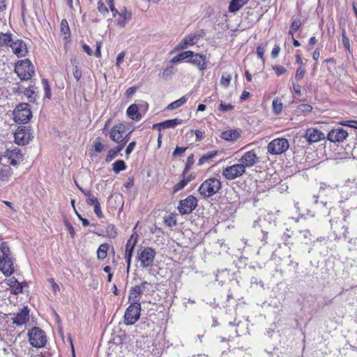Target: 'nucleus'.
<instances>
[{"label":"nucleus","instance_id":"nucleus-1","mask_svg":"<svg viewBox=\"0 0 357 357\" xmlns=\"http://www.w3.org/2000/svg\"><path fill=\"white\" fill-rule=\"evenodd\" d=\"M338 211L335 208H330L328 215L331 217L329 222L331 224V229L335 236V240L337 241L341 238L347 240V242L353 245H356L357 238L349 237V227L353 224L340 223V217H337Z\"/></svg>","mask_w":357,"mask_h":357},{"label":"nucleus","instance_id":"nucleus-2","mask_svg":"<svg viewBox=\"0 0 357 357\" xmlns=\"http://www.w3.org/2000/svg\"><path fill=\"white\" fill-rule=\"evenodd\" d=\"M340 208L342 215L340 223L353 224L357 217V195L340 204Z\"/></svg>","mask_w":357,"mask_h":357},{"label":"nucleus","instance_id":"nucleus-3","mask_svg":"<svg viewBox=\"0 0 357 357\" xmlns=\"http://www.w3.org/2000/svg\"><path fill=\"white\" fill-rule=\"evenodd\" d=\"M14 72L22 81L31 79L35 74L34 66L28 59L18 61L15 65Z\"/></svg>","mask_w":357,"mask_h":357},{"label":"nucleus","instance_id":"nucleus-4","mask_svg":"<svg viewBox=\"0 0 357 357\" xmlns=\"http://www.w3.org/2000/svg\"><path fill=\"white\" fill-rule=\"evenodd\" d=\"M221 187L222 183L219 179L215 177L209 178L200 185L198 192L204 199H206L218 193Z\"/></svg>","mask_w":357,"mask_h":357},{"label":"nucleus","instance_id":"nucleus-5","mask_svg":"<svg viewBox=\"0 0 357 357\" xmlns=\"http://www.w3.org/2000/svg\"><path fill=\"white\" fill-rule=\"evenodd\" d=\"M156 256V251L151 247H142L137 250V259L144 269L151 268Z\"/></svg>","mask_w":357,"mask_h":357},{"label":"nucleus","instance_id":"nucleus-6","mask_svg":"<svg viewBox=\"0 0 357 357\" xmlns=\"http://www.w3.org/2000/svg\"><path fill=\"white\" fill-rule=\"evenodd\" d=\"M14 120L17 123H26L32 117V112L28 103H20L13 112Z\"/></svg>","mask_w":357,"mask_h":357},{"label":"nucleus","instance_id":"nucleus-7","mask_svg":"<svg viewBox=\"0 0 357 357\" xmlns=\"http://www.w3.org/2000/svg\"><path fill=\"white\" fill-rule=\"evenodd\" d=\"M289 147V142L287 139L280 137L271 141L267 146L268 153L271 155H280L284 153Z\"/></svg>","mask_w":357,"mask_h":357},{"label":"nucleus","instance_id":"nucleus-8","mask_svg":"<svg viewBox=\"0 0 357 357\" xmlns=\"http://www.w3.org/2000/svg\"><path fill=\"white\" fill-rule=\"evenodd\" d=\"M29 341L36 348L43 347L47 342L45 332L38 327H33L29 332Z\"/></svg>","mask_w":357,"mask_h":357},{"label":"nucleus","instance_id":"nucleus-9","mask_svg":"<svg viewBox=\"0 0 357 357\" xmlns=\"http://www.w3.org/2000/svg\"><path fill=\"white\" fill-rule=\"evenodd\" d=\"M15 142L18 145H26L33 137L30 126H20L15 132Z\"/></svg>","mask_w":357,"mask_h":357},{"label":"nucleus","instance_id":"nucleus-10","mask_svg":"<svg viewBox=\"0 0 357 357\" xmlns=\"http://www.w3.org/2000/svg\"><path fill=\"white\" fill-rule=\"evenodd\" d=\"M197 204V199L193 195H189L179 201L177 209L181 215H188L195 209Z\"/></svg>","mask_w":357,"mask_h":357},{"label":"nucleus","instance_id":"nucleus-11","mask_svg":"<svg viewBox=\"0 0 357 357\" xmlns=\"http://www.w3.org/2000/svg\"><path fill=\"white\" fill-rule=\"evenodd\" d=\"M204 31L202 30L191 33L185 36L176 46L175 50H185L188 47L192 46L198 43L200 38L204 36Z\"/></svg>","mask_w":357,"mask_h":357},{"label":"nucleus","instance_id":"nucleus-12","mask_svg":"<svg viewBox=\"0 0 357 357\" xmlns=\"http://www.w3.org/2000/svg\"><path fill=\"white\" fill-rule=\"evenodd\" d=\"M126 125L123 123H118L114 126L109 132V138L118 145L123 144V147L127 143V139L123 137L124 134L126 132Z\"/></svg>","mask_w":357,"mask_h":357},{"label":"nucleus","instance_id":"nucleus-13","mask_svg":"<svg viewBox=\"0 0 357 357\" xmlns=\"http://www.w3.org/2000/svg\"><path fill=\"white\" fill-rule=\"evenodd\" d=\"M141 305L130 304L124 314V323L126 325H132L139 319Z\"/></svg>","mask_w":357,"mask_h":357},{"label":"nucleus","instance_id":"nucleus-14","mask_svg":"<svg viewBox=\"0 0 357 357\" xmlns=\"http://www.w3.org/2000/svg\"><path fill=\"white\" fill-rule=\"evenodd\" d=\"M245 170L243 164H235L223 169L222 175L228 180H234L245 174Z\"/></svg>","mask_w":357,"mask_h":357},{"label":"nucleus","instance_id":"nucleus-15","mask_svg":"<svg viewBox=\"0 0 357 357\" xmlns=\"http://www.w3.org/2000/svg\"><path fill=\"white\" fill-rule=\"evenodd\" d=\"M186 62L196 66L199 71L204 72L207 68L208 59L206 54L193 52V55Z\"/></svg>","mask_w":357,"mask_h":357},{"label":"nucleus","instance_id":"nucleus-16","mask_svg":"<svg viewBox=\"0 0 357 357\" xmlns=\"http://www.w3.org/2000/svg\"><path fill=\"white\" fill-rule=\"evenodd\" d=\"M147 284V282L144 281L139 285H135L131 288L128 297V301L130 304L141 305L140 297L145 291Z\"/></svg>","mask_w":357,"mask_h":357},{"label":"nucleus","instance_id":"nucleus-17","mask_svg":"<svg viewBox=\"0 0 357 357\" xmlns=\"http://www.w3.org/2000/svg\"><path fill=\"white\" fill-rule=\"evenodd\" d=\"M3 157L6 159L7 162L13 166H17L19 162L23 160V154L19 148L6 149Z\"/></svg>","mask_w":357,"mask_h":357},{"label":"nucleus","instance_id":"nucleus-18","mask_svg":"<svg viewBox=\"0 0 357 357\" xmlns=\"http://www.w3.org/2000/svg\"><path fill=\"white\" fill-rule=\"evenodd\" d=\"M241 164H243L245 169L252 167L259 162V158L254 150L245 152L240 159Z\"/></svg>","mask_w":357,"mask_h":357},{"label":"nucleus","instance_id":"nucleus-19","mask_svg":"<svg viewBox=\"0 0 357 357\" xmlns=\"http://www.w3.org/2000/svg\"><path fill=\"white\" fill-rule=\"evenodd\" d=\"M29 320V309L24 306L13 317H12L13 324L17 326L25 325Z\"/></svg>","mask_w":357,"mask_h":357},{"label":"nucleus","instance_id":"nucleus-20","mask_svg":"<svg viewBox=\"0 0 357 357\" xmlns=\"http://www.w3.org/2000/svg\"><path fill=\"white\" fill-rule=\"evenodd\" d=\"M348 132L342 128L331 130L327 135V139L331 142H340L347 138Z\"/></svg>","mask_w":357,"mask_h":357},{"label":"nucleus","instance_id":"nucleus-21","mask_svg":"<svg viewBox=\"0 0 357 357\" xmlns=\"http://www.w3.org/2000/svg\"><path fill=\"white\" fill-rule=\"evenodd\" d=\"M305 137L310 144H312L324 139L325 135L319 129L310 128L306 130Z\"/></svg>","mask_w":357,"mask_h":357},{"label":"nucleus","instance_id":"nucleus-22","mask_svg":"<svg viewBox=\"0 0 357 357\" xmlns=\"http://www.w3.org/2000/svg\"><path fill=\"white\" fill-rule=\"evenodd\" d=\"M9 46L11 47L13 53L18 57L25 56L28 53L27 47L22 40L13 41Z\"/></svg>","mask_w":357,"mask_h":357},{"label":"nucleus","instance_id":"nucleus-23","mask_svg":"<svg viewBox=\"0 0 357 357\" xmlns=\"http://www.w3.org/2000/svg\"><path fill=\"white\" fill-rule=\"evenodd\" d=\"M340 198L338 201L339 204L343 203L344 202L351 199L354 196H357V190L356 188L351 187L348 185H344L340 188Z\"/></svg>","mask_w":357,"mask_h":357},{"label":"nucleus","instance_id":"nucleus-24","mask_svg":"<svg viewBox=\"0 0 357 357\" xmlns=\"http://www.w3.org/2000/svg\"><path fill=\"white\" fill-rule=\"evenodd\" d=\"M13 174L12 168L9 165H2L0 169V186L8 183Z\"/></svg>","mask_w":357,"mask_h":357},{"label":"nucleus","instance_id":"nucleus-25","mask_svg":"<svg viewBox=\"0 0 357 357\" xmlns=\"http://www.w3.org/2000/svg\"><path fill=\"white\" fill-rule=\"evenodd\" d=\"M131 18L130 13H128L125 8H121L119 10V14L118 15L117 25L121 27H124L127 24V22Z\"/></svg>","mask_w":357,"mask_h":357},{"label":"nucleus","instance_id":"nucleus-26","mask_svg":"<svg viewBox=\"0 0 357 357\" xmlns=\"http://www.w3.org/2000/svg\"><path fill=\"white\" fill-rule=\"evenodd\" d=\"M127 115L132 120L138 121L141 119V114L139 113V108L136 104L130 105L126 111Z\"/></svg>","mask_w":357,"mask_h":357},{"label":"nucleus","instance_id":"nucleus-27","mask_svg":"<svg viewBox=\"0 0 357 357\" xmlns=\"http://www.w3.org/2000/svg\"><path fill=\"white\" fill-rule=\"evenodd\" d=\"M24 95L27 98L28 100L31 102H36L38 96V92L35 91L33 85H30L24 89Z\"/></svg>","mask_w":357,"mask_h":357},{"label":"nucleus","instance_id":"nucleus-28","mask_svg":"<svg viewBox=\"0 0 357 357\" xmlns=\"http://www.w3.org/2000/svg\"><path fill=\"white\" fill-rule=\"evenodd\" d=\"M239 137V132L235 130H227L221 133V137L228 142L234 141Z\"/></svg>","mask_w":357,"mask_h":357},{"label":"nucleus","instance_id":"nucleus-29","mask_svg":"<svg viewBox=\"0 0 357 357\" xmlns=\"http://www.w3.org/2000/svg\"><path fill=\"white\" fill-rule=\"evenodd\" d=\"M134 236H135V234H132L130 236V238L127 241V243L126 245L125 254L132 255H133L135 248L137 243V236H136L135 237V239H133Z\"/></svg>","mask_w":357,"mask_h":357},{"label":"nucleus","instance_id":"nucleus-30","mask_svg":"<svg viewBox=\"0 0 357 357\" xmlns=\"http://www.w3.org/2000/svg\"><path fill=\"white\" fill-rule=\"evenodd\" d=\"M188 97H189V95H185V96H183V97H181V98L171 102L170 104H169L167 107V110H173V109H176L180 107H181L182 105H183L188 100Z\"/></svg>","mask_w":357,"mask_h":357},{"label":"nucleus","instance_id":"nucleus-31","mask_svg":"<svg viewBox=\"0 0 357 357\" xmlns=\"http://www.w3.org/2000/svg\"><path fill=\"white\" fill-rule=\"evenodd\" d=\"M248 0H231L229 6V10L234 13L240 10Z\"/></svg>","mask_w":357,"mask_h":357},{"label":"nucleus","instance_id":"nucleus-32","mask_svg":"<svg viewBox=\"0 0 357 357\" xmlns=\"http://www.w3.org/2000/svg\"><path fill=\"white\" fill-rule=\"evenodd\" d=\"M181 123L182 120L176 118L162 121L160 122V124L162 125V130H165L167 128H174Z\"/></svg>","mask_w":357,"mask_h":357},{"label":"nucleus","instance_id":"nucleus-33","mask_svg":"<svg viewBox=\"0 0 357 357\" xmlns=\"http://www.w3.org/2000/svg\"><path fill=\"white\" fill-rule=\"evenodd\" d=\"M123 148V145L121 144V145H117L116 147L111 149L107 153L105 161L107 162H111Z\"/></svg>","mask_w":357,"mask_h":357},{"label":"nucleus","instance_id":"nucleus-34","mask_svg":"<svg viewBox=\"0 0 357 357\" xmlns=\"http://www.w3.org/2000/svg\"><path fill=\"white\" fill-rule=\"evenodd\" d=\"M109 250V245L107 243L101 244L97 250V257L100 260L105 259L107 256V251Z\"/></svg>","mask_w":357,"mask_h":357},{"label":"nucleus","instance_id":"nucleus-35","mask_svg":"<svg viewBox=\"0 0 357 357\" xmlns=\"http://www.w3.org/2000/svg\"><path fill=\"white\" fill-rule=\"evenodd\" d=\"M60 29L62 34L64 35V39L67 40L70 36V31L68 22L66 19H63L61 22Z\"/></svg>","mask_w":357,"mask_h":357},{"label":"nucleus","instance_id":"nucleus-36","mask_svg":"<svg viewBox=\"0 0 357 357\" xmlns=\"http://www.w3.org/2000/svg\"><path fill=\"white\" fill-rule=\"evenodd\" d=\"M127 166L123 160H118L112 164V170L115 174H119L120 172L126 170Z\"/></svg>","mask_w":357,"mask_h":357},{"label":"nucleus","instance_id":"nucleus-37","mask_svg":"<svg viewBox=\"0 0 357 357\" xmlns=\"http://www.w3.org/2000/svg\"><path fill=\"white\" fill-rule=\"evenodd\" d=\"M77 188L79 190L86 196V202L89 205H93L91 200H98L97 197H94L91 192L89 190H86L82 188H81L79 185L77 184Z\"/></svg>","mask_w":357,"mask_h":357},{"label":"nucleus","instance_id":"nucleus-38","mask_svg":"<svg viewBox=\"0 0 357 357\" xmlns=\"http://www.w3.org/2000/svg\"><path fill=\"white\" fill-rule=\"evenodd\" d=\"M273 112L275 114H280L283 108V105L278 98L273 99L272 102Z\"/></svg>","mask_w":357,"mask_h":357},{"label":"nucleus","instance_id":"nucleus-39","mask_svg":"<svg viewBox=\"0 0 357 357\" xmlns=\"http://www.w3.org/2000/svg\"><path fill=\"white\" fill-rule=\"evenodd\" d=\"M193 163H194V155H193V154H191L187 158L184 169L181 174V177L184 178L186 176V174L188 173V172L191 169V167L193 165Z\"/></svg>","mask_w":357,"mask_h":357},{"label":"nucleus","instance_id":"nucleus-40","mask_svg":"<svg viewBox=\"0 0 357 357\" xmlns=\"http://www.w3.org/2000/svg\"><path fill=\"white\" fill-rule=\"evenodd\" d=\"M189 182H190V178H185V177H182V179L174 186L173 193H176L184 188Z\"/></svg>","mask_w":357,"mask_h":357},{"label":"nucleus","instance_id":"nucleus-41","mask_svg":"<svg viewBox=\"0 0 357 357\" xmlns=\"http://www.w3.org/2000/svg\"><path fill=\"white\" fill-rule=\"evenodd\" d=\"M12 35L10 33H1L0 35V43L3 45L9 46L13 42Z\"/></svg>","mask_w":357,"mask_h":357},{"label":"nucleus","instance_id":"nucleus-42","mask_svg":"<svg viewBox=\"0 0 357 357\" xmlns=\"http://www.w3.org/2000/svg\"><path fill=\"white\" fill-rule=\"evenodd\" d=\"M218 151H209L204 154L202 158L199 160V164L202 165L204 162H207L208 160H211V158H213L215 155H217Z\"/></svg>","mask_w":357,"mask_h":357},{"label":"nucleus","instance_id":"nucleus-43","mask_svg":"<svg viewBox=\"0 0 357 357\" xmlns=\"http://www.w3.org/2000/svg\"><path fill=\"white\" fill-rule=\"evenodd\" d=\"M299 234V238L303 241V243L309 244L311 242V234L309 230L300 231Z\"/></svg>","mask_w":357,"mask_h":357},{"label":"nucleus","instance_id":"nucleus-44","mask_svg":"<svg viewBox=\"0 0 357 357\" xmlns=\"http://www.w3.org/2000/svg\"><path fill=\"white\" fill-rule=\"evenodd\" d=\"M42 84L45 91V98L50 99L52 97L51 88L47 79H42Z\"/></svg>","mask_w":357,"mask_h":357},{"label":"nucleus","instance_id":"nucleus-45","mask_svg":"<svg viewBox=\"0 0 357 357\" xmlns=\"http://www.w3.org/2000/svg\"><path fill=\"white\" fill-rule=\"evenodd\" d=\"M342 42L346 50L351 53L349 40L346 35V31L344 29H343L342 31Z\"/></svg>","mask_w":357,"mask_h":357},{"label":"nucleus","instance_id":"nucleus-46","mask_svg":"<svg viewBox=\"0 0 357 357\" xmlns=\"http://www.w3.org/2000/svg\"><path fill=\"white\" fill-rule=\"evenodd\" d=\"M107 236L110 238H114L117 236V231L114 225H108L106 228Z\"/></svg>","mask_w":357,"mask_h":357},{"label":"nucleus","instance_id":"nucleus-47","mask_svg":"<svg viewBox=\"0 0 357 357\" xmlns=\"http://www.w3.org/2000/svg\"><path fill=\"white\" fill-rule=\"evenodd\" d=\"M91 202L93 204L92 206H93L94 207V213L98 218H102L103 216V214L101 211V208L98 200H95V202L94 200H91Z\"/></svg>","mask_w":357,"mask_h":357},{"label":"nucleus","instance_id":"nucleus-48","mask_svg":"<svg viewBox=\"0 0 357 357\" xmlns=\"http://www.w3.org/2000/svg\"><path fill=\"white\" fill-rule=\"evenodd\" d=\"M165 224L169 227H174L176 225V220L172 215H168L165 218Z\"/></svg>","mask_w":357,"mask_h":357},{"label":"nucleus","instance_id":"nucleus-49","mask_svg":"<svg viewBox=\"0 0 357 357\" xmlns=\"http://www.w3.org/2000/svg\"><path fill=\"white\" fill-rule=\"evenodd\" d=\"M98 11L104 16L109 13L108 8L102 1H99L98 2Z\"/></svg>","mask_w":357,"mask_h":357},{"label":"nucleus","instance_id":"nucleus-50","mask_svg":"<svg viewBox=\"0 0 357 357\" xmlns=\"http://www.w3.org/2000/svg\"><path fill=\"white\" fill-rule=\"evenodd\" d=\"M234 106L230 103L226 104L221 101L219 105V110L223 112L231 111L234 109Z\"/></svg>","mask_w":357,"mask_h":357},{"label":"nucleus","instance_id":"nucleus-51","mask_svg":"<svg viewBox=\"0 0 357 357\" xmlns=\"http://www.w3.org/2000/svg\"><path fill=\"white\" fill-rule=\"evenodd\" d=\"M181 61H187L193 55V51L187 50L178 54Z\"/></svg>","mask_w":357,"mask_h":357},{"label":"nucleus","instance_id":"nucleus-52","mask_svg":"<svg viewBox=\"0 0 357 357\" xmlns=\"http://www.w3.org/2000/svg\"><path fill=\"white\" fill-rule=\"evenodd\" d=\"M305 73V70H304L303 66H299L296 69V74H295V79L297 81H299V80L302 79L303 78V77H304Z\"/></svg>","mask_w":357,"mask_h":357},{"label":"nucleus","instance_id":"nucleus-53","mask_svg":"<svg viewBox=\"0 0 357 357\" xmlns=\"http://www.w3.org/2000/svg\"><path fill=\"white\" fill-rule=\"evenodd\" d=\"M174 74V68L173 66H169L166 68L162 72V77L165 79L171 77Z\"/></svg>","mask_w":357,"mask_h":357},{"label":"nucleus","instance_id":"nucleus-54","mask_svg":"<svg viewBox=\"0 0 357 357\" xmlns=\"http://www.w3.org/2000/svg\"><path fill=\"white\" fill-rule=\"evenodd\" d=\"M94 145H93V147H94V150L97 153H100L102 151V150L104 149V145L101 143V142L100 141L99 138H97L95 142H94Z\"/></svg>","mask_w":357,"mask_h":357},{"label":"nucleus","instance_id":"nucleus-55","mask_svg":"<svg viewBox=\"0 0 357 357\" xmlns=\"http://www.w3.org/2000/svg\"><path fill=\"white\" fill-rule=\"evenodd\" d=\"M231 77L229 75H222L221 77V84L224 86H228L230 84Z\"/></svg>","mask_w":357,"mask_h":357},{"label":"nucleus","instance_id":"nucleus-56","mask_svg":"<svg viewBox=\"0 0 357 357\" xmlns=\"http://www.w3.org/2000/svg\"><path fill=\"white\" fill-rule=\"evenodd\" d=\"M23 291V287H22V284L21 282H18L17 284H16V286H14L13 288H12V290H11V294H15V295H17L20 293H22Z\"/></svg>","mask_w":357,"mask_h":357},{"label":"nucleus","instance_id":"nucleus-57","mask_svg":"<svg viewBox=\"0 0 357 357\" xmlns=\"http://www.w3.org/2000/svg\"><path fill=\"white\" fill-rule=\"evenodd\" d=\"M187 147L183 146H176L173 151L172 155L173 157L181 156L185 151Z\"/></svg>","mask_w":357,"mask_h":357},{"label":"nucleus","instance_id":"nucleus-58","mask_svg":"<svg viewBox=\"0 0 357 357\" xmlns=\"http://www.w3.org/2000/svg\"><path fill=\"white\" fill-rule=\"evenodd\" d=\"M273 69L278 76H281L286 72V69L282 66H273Z\"/></svg>","mask_w":357,"mask_h":357},{"label":"nucleus","instance_id":"nucleus-59","mask_svg":"<svg viewBox=\"0 0 357 357\" xmlns=\"http://www.w3.org/2000/svg\"><path fill=\"white\" fill-rule=\"evenodd\" d=\"M341 125L357 129V121H344L341 123Z\"/></svg>","mask_w":357,"mask_h":357},{"label":"nucleus","instance_id":"nucleus-60","mask_svg":"<svg viewBox=\"0 0 357 357\" xmlns=\"http://www.w3.org/2000/svg\"><path fill=\"white\" fill-rule=\"evenodd\" d=\"M73 76L77 82L79 81L82 77V71L77 66H75L73 68Z\"/></svg>","mask_w":357,"mask_h":357},{"label":"nucleus","instance_id":"nucleus-61","mask_svg":"<svg viewBox=\"0 0 357 357\" xmlns=\"http://www.w3.org/2000/svg\"><path fill=\"white\" fill-rule=\"evenodd\" d=\"M47 281L51 284L52 289L55 294L60 290V287H59V284H57L55 282V281L53 278H48Z\"/></svg>","mask_w":357,"mask_h":357},{"label":"nucleus","instance_id":"nucleus-62","mask_svg":"<svg viewBox=\"0 0 357 357\" xmlns=\"http://www.w3.org/2000/svg\"><path fill=\"white\" fill-rule=\"evenodd\" d=\"M301 23L300 20L296 19L292 22L290 28H291L292 31H295L296 32L301 27Z\"/></svg>","mask_w":357,"mask_h":357},{"label":"nucleus","instance_id":"nucleus-63","mask_svg":"<svg viewBox=\"0 0 357 357\" xmlns=\"http://www.w3.org/2000/svg\"><path fill=\"white\" fill-rule=\"evenodd\" d=\"M109 6L110 10H111V12L112 13V16L114 17H116L118 16V15L119 14V11L117 9L115 8L112 0H110L109 1Z\"/></svg>","mask_w":357,"mask_h":357},{"label":"nucleus","instance_id":"nucleus-64","mask_svg":"<svg viewBox=\"0 0 357 357\" xmlns=\"http://www.w3.org/2000/svg\"><path fill=\"white\" fill-rule=\"evenodd\" d=\"M299 109L303 112L305 113H310L312 110V107L307 104H301L299 106Z\"/></svg>","mask_w":357,"mask_h":357}]
</instances>
